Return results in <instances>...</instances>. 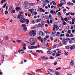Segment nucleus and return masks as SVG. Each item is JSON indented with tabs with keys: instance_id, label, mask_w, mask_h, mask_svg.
I'll list each match as a JSON object with an SVG mask.
<instances>
[{
	"instance_id": "nucleus-1",
	"label": "nucleus",
	"mask_w": 75,
	"mask_h": 75,
	"mask_svg": "<svg viewBox=\"0 0 75 75\" xmlns=\"http://www.w3.org/2000/svg\"><path fill=\"white\" fill-rule=\"evenodd\" d=\"M29 34L30 36L34 37L36 35V31L34 30H32L29 32Z\"/></svg>"
},
{
	"instance_id": "nucleus-2",
	"label": "nucleus",
	"mask_w": 75,
	"mask_h": 75,
	"mask_svg": "<svg viewBox=\"0 0 75 75\" xmlns=\"http://www.w3.org/2000/svg\"><path fill=\"white\" fill-rule=\"evenodd\" d=\"M28 48L29 49H33V48H37V46H36L35 47L34 46H28Z\"/></svg>"
},
{
	"instance_id": "nucleus-3",
	"label": "nucleus",
	"mask_w": 75,
	"mask_h": 75,
	"mask_svg": "<svg viewBox=\"0 0 75 75\" xmlns=\"http://www.w3.org/2000/svg\"><path fill=\"white\" fill-rule=\"evenodd\" d=\"M25 21H26V20L24 18H22L20 20V22L21 23H25Z\"/></svg>"
},
{
	"instance_id": "nucleus-4",
	"label": "nucleus",
	"mask_w": 75,
	"mask_h": 75,
	"mask_svg": "<svg viewBox=\"0 0 75 75\" xmlns=\"http://www.w3.org/2000/svg\"><path fill=\"white\" fill-rule=\"evenodd\" d=\"M39 35H40V36H42V37H44L45 36V34L43 33V32H42V31H40V33H38Z\"/></svg>"
},
{
	"instance_id": "nucleus-5",
	"label": "nucleus",
	"mask_w": 75,
	"mask_h": 75,
	"mask_svg": "<svg viewBox=\"0 0 75 75\" xmlns=\"http://www.w3.org/2000/svg\"><path fill=\"white\" fill-rule=\"evenodd\" d=\"M29 41L31 42H35L34 39L33 38H30L29 39Z\"/></svg>"
},
{
	"instance_id": "nucleus-6",
	"label": "nucleus",
	"mask_w": 75,
	"mask_h": 75,
	"mask_svg": "<svg viewBox=\"0 0 75 75\" xmlns=\"http://www.w3.org/2000/svg\"><path fill=\"white\" fill-rule=\"evenodd\" d=\"M24 8L25 9H28V8H30V6H27L25 5L24 6Z\"/></svg>"
},
{
	"instance_id": "nucleus-7",
	"label": "nucleus",
	"mask_w": 75,
	"mask_h": 75,
	"mask_svg": "<svg viewBox=\"0 0 75 75\" xmlns=\"http://www.w3.org/2000/svg\"><path fill=\"white\" fill-rule=\"evenodd\" d=\"M62 43L64 45H67V43L66 41L65 40V39H63L62 40Z\"/></svg>"
},
{
	"instance_id": "nucleus-8",
	"label": "nucleus",
	"mask_w": 75,
	"mask_h": 75,
	"mask_svg": "<svg viewBox=\"0 0 75 75\" xmlns=\"http://www.w3.org/2000/svg\"><path fill=\"white\" fill-rule=\"evenodd\" d=\"M49 17H48V18H49L48 20H50V19H52V20H54V18H52V16H51V15H49Z\"/></svg>"
},
{
	"instance_id": "nucleus-9",
	"label": "nucleus",
	"mask_w": 75,
	"mask_h": 75,
	"mask_svg": "<svg viewBox=\"0 0 75 75\" xmlns=\"http://www.w3.org/2000/svg\"><path fill=\"white\" fill-rule=\"evenodd\" d=\"M50 13L52 14H53L55 15L56 14V13L55 11H53V10H51L50 12Z\"/></svg>"
},
{
	"instance_id": "nucleus-10",
	"label": "nucleus",
	"mask_w": 75,
	"mask_h": 75,
	"mask_svg": "<svg viewBox=\"0 0 75 75\" xmlns=\"http://www.w3.org/2000/svg\"><path fill=\"white\" fill-rule=\"evenodd\" d=\"M23 5L25 4L26 5L27 4H29L30 3H29L28 1H25L23 2Z\"/></svg>"
},
{
	"instance_id": "nucleus-11",
	"label": "nucleus",
	"mask_w": 75,
	"mask_h": 75,
	"mask_svg": "<svg viewBox=\"0 0 75 75\" xmlns=\"http://www.w3.org/2000/svg\"><path fill=\"white\" fill-rule=\"evenodd\" d=\"M23 15L21 14H19L18 15V18H23Z\"/></svg>"
},
{
	"instance_id": "nucleus-12",
	"label": "nucleus",
	"mask_w": 75,
	"mask_h": 75,
	"mask_svg": "<svg viewBox=\"0 0 75 75\" xmlns=\"http://www.w3.org/2000/svg\"><path fill=\"white\" fill-rule=\"evenodd\" d=\"M46 17V15H45V14H43L41 16V17L42 18H45V17Z\"/></svg>"
},
{
	"instance_id": "nucleus-13",
	"label": "nucleus",
	"mask_w": 75,
	"mask_h": 75,
	"mask_svg": "<svg viewBox=\"0 0 75 75\" xmlns=\"http://www.w3.org/2000/svg\"><path fill=\"white\" fill-rule=\"evenodd\" d=\"M67 5L68 6H73L74 5V4L72 3H71L70 2H69L67 3Z\"/></svg>"
},
{
	"instance_id": "nucleus-14",
	"label": "nucleus",
	"mask_w": 75,
	"mask_h": 75,
	"mask_svg": "<svg viewBox=\"0 0 75 75\" xmlns=\"http://www.w3.org/2000/svg\"><path fill=\"white\" fill-rule=\"evenodd\" d=\"M60 3H63V4H66L65 0H61L60 1Z\"/></svg>"
},
{
	"instance_id": "nucleus-15",
	"label": "nucleus",
	"mask_w": 75,
	"mask_h": 75,
	"mask_svg": "<svg viewBox=\"0 0 75 75\" xmlns=\"http://www.w3.org/2000/svg\"><path fill=\"white\" fill-rule=\"evenodd\" d=\"M40 12H43V13H44V12H45V11L44 9H42V8H40Z\"/></svg>"
},
{
	"instance_id": "nucleus-16",
	"label": "nucleus",
	"mask_w": 75,
	"mask_h": 75,
	"mask_svg": "<svg viewBox=\"0 0 75 75\" xmlns=\"http://www.w3.org/2000/svg\"><path fill=\"white\" fill-rule=\"evenodd\" d=\"M75 48V45H74L70 47V50H72Z\"/></svg>"
},
{
	"instance_id": "nucleus-17",
	"label": "nucleus",
	"mask_w": 75,
	"mask_h": 75,
	"mask_svg": "<svg viewBox=\"0 0 75 75\" xmlns=\"http://www.w3.org/2000/svg\"><path fill=\"white\" fill-rule=\"evenodd\" d=\"M41 58L42 59H48V57H46L44 56H43L41 57Z\"/></svg>"
},
{
	"instance_id": "nucleus-18",
	"label": "nucleus",
	"mask_w": 75,
	"mask_h": 75,
	"mask_svg": "<svg viewBox=\"0 0 75 75\" xmlns=\"http://www.w3.org/2000/svg\"><path fill=\"white\" fill-rule=\"evenodd\" d=\"M26 24H28L29 23V20L27 19H26Z\"/></svg>"
},
{
	"instance_id": "nucleus-19",
	"label": "nucleus",
	"mask_w": 75,
	"mask_h": 75,
	"mask_svg": "<svg viewBox=\"0 0 75 75\" xmlns=\"http://www.w3.org/2000/svg\"><path fill=\"white\" fill-rule=\"evenodd\" d=\"M64 3H61L60 4H59L58 5V7H62V5H64Z\"/></svg>"
},
{
	"instance_id": "nucleus-20",
	"label": "nucleus",
	"mask_w": 75,
	"mask_h": 75,
	"mask_svg": "<svg viewBox=\"0 0 75 75\" xmlns=\"http://www.w3.org/2000/svg\"><path fill=\"white\" fill-rule=\"evenodd\" d=\"M48 71H49L50 72H54V70L53 69H48Z\"/></svg>"
},
{
	"instance_id": "nucleus-21",
	"label": "nucleus",
	"mask_w": 75,
	"mask_h": 75,
	"mask_svg": "<svg viewBox=\"0 0 75 75\" xmlns=\"http://www.w3.org/2000/svg\"><path fill=\"white\" fill-rule=\"evenodd\" d=\"M13 9V7L12 6H11L9 8V10L10 11H12Z\"/></svg>"
},
{
	"instance_id": "nucleus-22",
	"label": "nucleus",
	"mask_w": 75,
	"mask_h": 75,
	"mask_svg": "<svg viewBox=\"0 0 75 75\" xmlns=\"http://www.w3.org/2000/svg\"><path fill=\"white\" fill-rule=\"evenodd\" d=\"M47 53L49 54H51L52 53V52L50 50H48L47 51Z\"/></svg>"
},
{
	"instance_id": "nucleus-23",
	"label": "nucleus",
	"mask_w": 75,
	"mask_h": 75,
	"mask_svg": "<svg viewBox=\"0 0 75 75\" xmlns=\"http://www.w3.org/2000/svg\"><path fill=\"white\" fill-rule=\"evenodd\" d=\"M56 33V31H55V30H52V35H54V34Z\"/></svg>"
},
{
	"instance_id": "nucleus-24",
	"label": "nucleus",
	"mask_w": 75,
	"mask_h": 75,
	"mask_svg": "<svg viewBox=\"0 0 75 75\" xmlns=\"http://www.w3.org/2000/svg\"><path fill=\"white\" fill-rule=\"evenodd\" d=\"M29 5H30V6H35V3H29Z\"/></svg>"
},
{
	"instance_id": "nucleus-25",
	"label": "nucleus",
	"mask_w": 75,
	"mask_h": 75,
	"mask_svg": "<svg viewBox=\"0 0 75 75\" xmlns=\"http://www.w3.org/2000/svg\"><path fill=\"white\" fill-rule=\"evenodd\" d=\"M70 65L71 66H73V65H74V62H73V61L72 60L71 62Z\"/></svg>"
},
{
	"instance_id": "nucleus-26",
	"label": "nucleus",
	"mask_w": 75,
	"mask_h": 75,
	"mask_svg": "<svg viewBox=\"0 0 75 75\" xmlns=\"http://www.w3.org/2000/svg\"><path fill=\"white\" fill-rule=\"evenodd\" d=\"M35 42H31L30 43V44L31 45H35Z\"/></svg>"
},
{
	"instance_id": "nucleus-27",
	"label": "nucleus",
	"mask_w": 75,
	"mask_h": 75,
	"mask_svg": "<svg viewBox=\"0 0 75 75\" xmlns=\"http://www.w3.org/2000/svg\"><path fill=\"white\" fill-rule=\"evenodd\" d=\"M27 30V28L26 27H24L23 28V30L24 31H26Z\"/></svg>"
},
{
	"instance_id": "nucleus-28",
	"label": "nucleus",
	"mask_w": 75,
	"mask_h": 75,
	"mask_svg": "<svg viewBox=\"0 0 75 75\" xmlns=\"http://www.w3.org/2000/svg\"><path fill=\"white\" fill-rule=\"evenodd\" d=\"M67 30H69V28H66L64 29V31H65V32H67V31H68Z\"/></svg>"
},
{
	"instance_id": "nucleus-29",
	"label": "nucleus",
	"mask_w": 75,
	"mask_h": 75,
	"mask_svg": "<svg viewBox=\"0 0 75 75\" xmlns=\"http://www.w3.org/2000/svg\"><path fill=\"white\" fill-rule=\"evenodd\" d=\"M58 46H59V47H61V46H62V43H61V42H60L59 43Z\"/></svg>"
},
{
	"instance_id": "nucleus-30",
	"label": "nucleus",
	"mask_w": 75,
	"mask_h": 75,
	"mask_svg": "<svg viewBox=\"0 0 75 75\" xmlns=\"http://www.w3.org/2000/svg\"><path fill=\"white\" fill-rule=\"evenodd\" d=\"M20 9V7H17L16 8V10L17 11H18Z\"/></svg>"
},
{
	"instance_id": "nucleus-31",
	"label": "nucleus",
	"mask_w": 75,
	"mask_h": 75,
	"mask_svg": "<svg viewBox=\"0 0 75 75\" xmlns=\"http://www.w3.org/2000/svg\"><path fill=\"white\" fill-rule=\"evenodd\" d=\"M60 34V33H59V32H57V34H56V36H59V34Z\"/></svg>"
},
{
	"instance_id": "nucleus-32",
	"label": "nucleus",
	"mask_w": 75,
	"mask_h": 75,
	"mask_svg": "<svg viewBox=\"0 0 75 75\" xmlns=\"http://www.w3.org/2000/svg\"><path fill=\"white\" fill-rule=\"evenodd\" d=\"M22 46H23V47H26V44H25V43H23L22 44Z\"/></svg>"
},
{
	"instance_id": "nucleus-33",
	"label": "nucleus",
	"mask_w": 75,
	"mask_h": 75,
	"mask_svg": "<svg viewBox=\"0 0 75 75\" xmlns=\"http://www.w3.org/2000/svg\"><path fill=\"white\" fill-rule=\"evenodd\" d=\"M45 24V23L44 22V21H42L41 22V24L42 25H44Z\"/></svg>"
},
{
	"instance_id": "nucleus-34",
	"label": "nucleus",
	"mask_w": 75,
	"mask_h": 75,
	"mask_svg": "<svg viewBox=\"0 0 75 75\" xmlns=\"http://www.w3.org/2000/svg\"><path fill=\"white\" fill-rule=\"evenodd\" d=\"M47 74H45V75H48V74H50V72L49 71H47Z\"/></svg>"
},
{
	"instance_id": "nucleus-35",
	"label": "nucleus",
	"mask_w": 75,
	"mask_h": 75,
	"mask_svg": "<svg viewBox=\"0 0 75 75\" xmlns=\"http://www.w3.org/2000/svg\"><path fill=\"white\" fill-rule=\"evenodd\" d=\"M36 22H40L41 21V19H38L36 21Z\"/></svg>"
},
{
	"instance_id": "nucleus-36",
	"label": "nucleus",
	"mask_w": 75,
	"mask_h": 75,
	"mask_svg": "<svg viewBox=\"0 0 75 75\" xmlns=\"http://www.w3.org/2000/svg\"><path fill=\"white\" fill-rule=\"evenodd\" d=\"M69 43H70V44H72V41L71 40H70V39H69Z\"/></svg>"
},
{
	"instance_id": "nucleus-37",
	"label": "nucleus",
	"mask_w": 75,
	"mask_h": 75,
	"mask_svg": "<svg viewBox=\"0 0 75 75\" xmlns=\"http://www.w3.org/2000/svg\"><path fill=\"white\" fill-rule=\"evenodd\" d=\"M65 40H66V42H68V40H69V39L68 38H67L65 39Z\"/></svg>"
},
{
	"instance_id": "nucleus-38",
	"label": "nucleus",
	"mask_w": 75,
	"mask_h": 75,
	"mask_svg": "<svg viewBox=\"0 0 75 75\" xmlns=\"http://www.w3.org/2000/svg\"><path fill=\"white\" fill-rule=\"evenodd\" d=\"M65 36V35L64 34H61L60 37H64Z\"/></svg>"
},
{
	"instance_id": "nucleus-39",
	"label": "nucleus",
	"mask_w": 75,
	"mask_h": 75,
	"mask_svg": "<svg viewBox=\"0 0 75 75\" xmlns=\"http://www.w3.org/2000/svg\"><path fill=\"white\" fill-rule=\"evenodd\" d=\"M47 21L48 24L49 26H50V21H49V20H47Z\"/></svg>"
},
{
	"instance_id": "nucleus-40",
	"label": "nucleus",
	"mask_w": 75,
	"mask_h": 75,
	"mask_svg": "<svg viewBox=\"0 0 75 75\" xmlns=\"http://www.w3.org/2000/svg\"><path fill=\"white\" fill-rule=\"evenodd\" d=\"M26 26V25L25 24H23L21 26L22 27H24Z\"/></svg>"
},
{
	"instance_id": "nucleus-41",
	"label": "nucleus",
	"mask_w": 75,
	"mask_h": 75,
	"mask_svg": "<svg viewBox=\"0 0 75 75\" xmlns=\"http://www.w3.org/2000/svg\"><path fill=\"white\" fill-rule=\"evenodd\" d=\"M66 48H67V49H68L70 48V47H69V46H67L66 47Z\"/></svg>"
},
{
	"instance_id": "nucleus-42",
	"label": "nucleus",
	"mask_w": 75,
	"mask_h": 75,
	"mask_svg": "<svg viewBox=\"0 0 75 75\" xmlns=\"http://www.w3.org/2000/svg\"><path fill=\"white\" fill-rule=\"evenodd\" d=\"M57 47V46L56 45H54L53 46H52V48H55Z\"/></svg>"
},
{
	"instance_id": "nucleus-43",
	"label": "nucleus",
	"mask_w": 75,
	"mask_h": 75,
	"mask_svg": "<svg viewBox=\"0 0 75 75\" xmlns=\"http://www.w3.org/2000/svg\"><path fill=\"white\" fill-rule=\"evenodd\" d=\"M32 54H33V55H35V56H37V54L36 53H34L32 52Z\"/></svg>"
},
{
	"instance_id": "nucleus-44",
	"label": "nucleus",
	"mask_w": 75,
	"mask_h": 75,
	"mask_svg": "<svg viewBox=\"0 0 75 75\" xmlns=\"http://www.w3.org/2000/svg\"><path fill=\"white\" fill-rule=\"evenodd\" d=\"M57 64L58 63H57V62L55 61L54 63V65H57Z\"/></svg>"
},
{
	"instance_id": "nucleus-45",
	"label": "nucleus",
	"mask_w": 75,
	"mask_h": 75,
	"mask_svg": "<svg viewBox=\"0 0 75 75\" xmlns=\"http://www.w3.org/2000/svg\"><path fill=\"white\" fill-rule=\"evenodd\" d=\"M52 21H54V20H52V19H50V24L52 23Z\"/></svg>"
},
{
	"instance_id": "nucleus-46",
	"label": "nucleus",
	"mask_w": 75,
	"mask_h": 75,
	"mask_svg": "<svg viewBox=\"0 0 75 75\" xmlns=\"http://www.w3.org/2000/svg\"><path fill=\"white\" fill-rule=\"evenodd\" d=\"M64 54L65 55L67 56L68 55V52H65L64 53Z\"/></svg>"
},
{
	"instance_id": "nucleus-47",
	"label": "nucleus",
	"mask_w": 75,
	"mask_h": 75,
	"mask_svg": "<svg viewBox=\"0 0 75 75\" xmlns=\"http://www.w3.org/2000/svg\"><path fill=\"white\" fill-rule=\"evenodd\" d=\"M74 37V35L72 34H71L69 36V37Z\"/></svg>"
},
{
	"instance_id": "nucleus-48",
	"label": "nucleus",
	"mask_w": 75,
	"mask_h": 75,
	"mask_svg": "<svg viewBox=\"0 0 75 75\" xmlns=\"http://www.w3.org/2000/svg\"><path fill=\"white\" fill-rule=\"evenodd\" d=\"M52 3L53 5H56V3H55L54 1H52Z\"/></svg>"
},
{
	"instance_id": "nucleus-49",
	"label": "nucleus",
	"mask_w": 75,
	"mask_h": 75,
	"mask_svg": "<svg viewBox=\"0 0 75 75\" xmlns=\"http://www.w3.org/2000/svg\"><path fill=\"white\" fill-rule=\"evenodd\" d=\"M54 28H57V29H58V27L56 25H54Z\"/></svg>"
},
{
	"instance_id": "nucleus-50",
	"label": "nucleus",
	"mask_w": 75,
	"mask_h": 75,
	"mask_svg": "<svg viewBox=\"0 0 75 75\" xmlns=\"http://www.w3.org/2000/svg\"><path fill=\"white\" fill-rule=\"evenodd\" d=\"M16 42H18V43H20V42H21V40H17L16 41Z\"/></svg>"
},
{
	"instance_id": "nucleus-51",
	"label": "nucleus",
	"mask_w": 75,
	"mask_h": 75,
	"mask_svg": "<svg viewBox=\"0 0 75 75\" xmlns=\"http://www.w3.org/2000/svg\"><path fill=\"white\" fill-rule=\"evenodd\" d=\"M50 58L51 59H54V57L50 56Z\"/></svg>"
},
{
	"instance_id": "nucleus-52",
	"label": "nucleus",
	"mask_w": 75,
	"mask_h": 75,
	"mask_svg": "<svg viewBox=\"0 0 75 75\" xmlns=\"http://www.w3.org/2000/svg\"><path fill=\"white\" fill-rule=\"evenodd\" d=\"M38 26H39V27H42V25H41V24L40 23H39L38 24Z\"/></svg>"
},
{
	"instance_id": "nucleus-53",
	"label": "nucleus",
	"mask_w": 75,
	"mask_h": 75,
	"mask_svg": "<svg viewBox=\"0 0 75 75\" xmlns=\"http://www.w3.org/2000/svg\"><path fill=\"white\" fill-rule=\"evenodd\" d=\"M15 13V10H13V11H12L11 13H12V14H13V13Z\"/></svg>"
},
{
	"instance_id": "nucleus-54",
	"label": "nucleus",
	"mask_w": 75,
	"mask_h": 75,
	"mask_svg": "<svg viewBox=\"0 0 75 75\" xmlns=\"http://www.w3.org/2000/svg\"><path fill=\"white\" fill-rule=\"evenodd\" d=\"M69 13H67L65 14L66 16H69Z\"/></svg>"
},
{
	"instance_id": "nucleus-55",
	"label": "nucleus",
	"mask_w": 75,
	"mask_h": 75,
	"mask_svg": "<svg viewBox=\"0 0 75 75\" xmlns=\"http://www.w3.org/2000/svg\"><path fill=\"white\" fill-rule=\"evenodd\" d=\"M37 38L38 40H40V39L41 38V37L40 36H39L38 38Z\"/></svg>"
},
{
	"instance_id": "nucleus-56",
	"label": "nucleus",
	"mask_w": 75,
	"mask_h": 75,
	"mask_svg": "<svg viewBox=\"0 0 75 75\" xmlns=\"http://www.w3.org/2000/svg\"><path fill=\"white\" fill-rule=\"evenodd\" d=\"M6 5H7V4H5L3 6V8H5V7H6Z\"/></svg>"
},
{
	"instance_id": "nucleus-57",
	"label": "nucleus",
	"mask_w": 75,
	"mask_h": 75,
	"mask_svg": "<svg viewBox=\"0 0 75 75\" xmlns=\"http://www.w3.org/2000/svg\"><path fill=\"white\" fill-rule=\"evenodd\" d=\"M45 2L46 3H50V2L47 0H46Z\"/></svg>"
},
{
	"instance_id": "nucleus-58",
	"label": "nucleus",
	"mask_w": 75,
	"mask_h": 75,
	"mask_svg": "<svg viewBox=\"0 0 75 75\" xmlns=\"http://www.w3.org/2000/svg\"><path fill=\"white\" fill-rule=\"evenodd\" d=\"M8 11H5V14L7 15V14H8Z\"/></svg>"
},
{
	"instance_id": "nucleus-59",
	"label": "nucleus",
	"mask_w": 75,
	"mask_h": 75,
	"mask_svg": "<svg viewBox=\"0 0 75 75\" xmlns=\"http://www.w3.org/2000/svg\"><path fill=\"white\" fill-rule=\"evenodd\" d=\"M32 23H33V24H34L35 23V22L34 21V20H33L32 21Z\"/></svg>"
},
{
	"instance_id": "nucleus-60",
	"label": "nucleus",
	"mask_w": 75,
	"mask_h": 75,
	"mask_svg": "<svg viewBox=\"0 0 75 75\" xmlns=\"http://www.w3.org/2000/svg\"><path fill=\"white\" fill-rule=\"evenodd\" d=\"M47 49L49 50H51L52 48H51V47H48L47 48Z\"/></svg>"
},
{
	"instance_id": "nucleus-61",
	"label": "nucleus",
	"mask_w": 75,
	"mask_h": 75,
	"mask_svg": "<svg viewBox=\"0 0 75 75\" xmlns=\"http://www.w3.org/2000/svg\"><path fill=\"white\" fill-rule=\"evenodd\" d=\"M45 37L46 38H48L50 37V36H49L48 35H46Z\"/></svg>"
},
{
	"instance_id": "nucleus-62",
	"label": "nucleus",
	"mask_w": 75,
	"mask_h": 75,
	"mask_svg": "<svg viewBox=\"0 0 75 75\" xmlns=\"http://www.w3.org/2000/svg\"><path fill=\"white\" fill-rule=\"evenodd\" d=\"M29 11H30L31 13H33V10H32V9H30L29 10Z\"/></svg>"
},
{
	"instance_id": "nucleus-63",
	"label": "nucleus",
	"mask_w": 75,
	"mask_h": 75,
	"mask_svg": "<svg viewBox=\"0 0 75 75\" xmlns=\"http://www.w3.org/2000/svg\"><path fill=\"white\" fill-rule=\"evenodd\" d=\"M55 74L57 75H58L59 74V72H57L55 73Z\"/></svg>"
},
{
	"instance_id": "nucleus-64",
	"label": "nucleus",
	"mask_w": 75,
	"mask_h": 75,
	"mask_svg": "<svg viewBox=\"0 0 75 75\" xmlns=\"http://www.w3.org/2000/svg\"><path fill=\"white\" fill-rule=\"evenodd\" d=\"M59 27L62 28V24H60L59 25Z\"/></svg>"
}]
</instances>
